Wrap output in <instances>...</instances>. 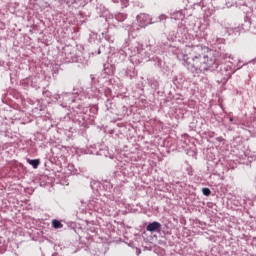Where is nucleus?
<instances>
[{
  "label": "nucleus",
  "mask_w": 256,
  "mask_h": 256,
  "mask_svg": "<svg viewBox=\"0 0 256 256\" xmlns=\"http://www.w3.org/2000/svg\"><path fill=\"white\" fill-rule=\"evenodd\" d=\"M202 193L203 195H205L206 197H209V195H211V190L209 188H203L202 189Z\"/></svg>",
  "instance_id": "obj_5"
},
{
  "label": "nucleus",
  "mask_w": 256,
  "mask_h": 256,
  "mask_svg": "<svg viewBox=\"0 0 256 256\" xmlns=\"http://www.w3.org/2000/svg\"><path fill=\"white\" fill-rule=\"evenodd\" d=\"M160 229H161V223L156 222V221L148 224L146 227V231H150V233L159 231Z\"/></svg>",
  "instance_id": "obj_2"
},
{
  "label": "nucleus",
  "mask_w": 256,
  "mask_h": 256,
  "mask_svg": "<svg viewBox=\"0 0 256 256\" xmlns=\"http://www.w3.org/2000/svg\"><path fill=\"white\" fill-rule=\"evenodd\" d=\"M186 57L187 56H184L186 63L191 65L196 71H209L210 67H213L216 63L213 52L203 46L190 47V57L192 61H188Z\"/></svg>",
  "instance_id": "obj_1"
},
{
  "label": "nucleus",
  "mask_w": 256,
  "mask_h": 256,
  "mask_svg": "<svg viewBox=\"0 0 256 256\" xmlns=\"http://www.w3.org/2000/svg\"><path fill=\"white\" fill-rule=\"evenodd\" d=\"M52 225H53L54 229H61L63 227V224H61L59 222V220H53Z\"/></svg>",
  "instance_id": "obj_4"
},
{
  "label": "nucleus",
  "mask_w": 256,
  "mask_h": 256,
  "mask_svg": "<svg viewBox=\"0 0 256 256\" xmlns=\"http://www.w3.org/2000/svg\"><path fill=\"white\" fill-rule=\"evenodd\" d=\"M27 163H29V165H32L34 169H37L41 161H39V159H35V160L27 159Z\"/></svg>",
  "instance_id": "obj_3"
},
{
  "label": "nucleus",
  "mask_w": 256,
  "mask_h": 256,
  "mask_svg": "<svg viewBox=\"0 0 256 256\" xmlns=\"http://www.w3.org/2000/svg\"><path fill=\"white\" fill-rule=\"evenodd\" d=\"M230 121H233V118H230Z\"/></svg>",
  "instance_id": "obj_6"
}]
</instances>
